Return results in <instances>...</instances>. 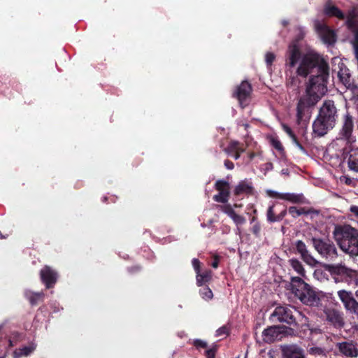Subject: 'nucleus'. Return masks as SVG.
<instances>
[{
	"instance_id": "f257e3e1",
	"label": "nucleus",
	"mask_w": 358,
	"mask_h": 358,
	"mask_svg": "<svg viewBox=\"0 0 358 358\" xmlns=\"http://www.w3.org/2000/svg\"><path fill=\"white\" fill-rule=\"evenodd\" d=\"M298 31V38L293 41L288 47L286 55L287 64L289 67H294L299 62L296 74L303 78L307 77L315 71L317 72V75L312 76L306 83L305 92L298 99L296 117L297 121L300 122L310 117L312 108L327 93L329 68L328 64L315 52H308L301 56L298 41L303 38L305 31L301 27Z\"/></svg>"
},
{
	"instance_id": "f03ea898",
	"label": "nucleus",
	"mask_w": 358,
	"mask_h": 358,
	"mask_svg": "<svg viewBox=\"0 0 358 358\" xmlns=\"http://www.w3.org/2000/svg\"><path fill=\"white\" fill-rule=\"evenodd\" d=\"M292 292L303 303L308 306L317 305L320 302L324 306V313L326 320L333 326L336 324V313L334 310V303L333 301L332 294H330L331 302L329 306L326 303L328 301L327 296L319 297L310 286L305 282L299 277L292 278Z\"/></svg>"
},
{
	"instance_id": "7ed1b4c3",
	"label": "nucleus",
	"mask_w": 358,
	"mask_h": 358,
	"mask_svg": "<svg viewBox=\"0 0 358 358\" xmlns=\"http://www.w3.org/2000/svg\"><path fill=\"white\" fill-rule=\"evenodd\" d=\"M337 245L350 257H358V230L349 224L337 225Z\"/></svg>"
},
{
	"instance_id": "20e7f679",
	"label": "nucleus",
	"mask_w": 358,
	"mask_h": 358,
	"mask_svg": "<svg viewBox=\"0 0 358 358\" xmlns=\"http://www.w3.org/2000/svg\"><path fill=\"white\" fill-rule=\"evenodd\" d=\"M273 320L286 322L289 324L295 323V317L293 315V308L288 306H278L271 314Z\"/></svg>"
},
{
	"instance_id": "39448f33",
	"label": "nucleus",
	"mask_w": 358,
	"mask_h": 358,
	"mask_svg": "<svg viewBox=\"0 0 358 358\" xmlns=\"http://www.w3.org/2000/svg\"><path fill=\"white\" fill-rule=\"evenodd\" d=\"M341 301L345 309L358 316V302L355 299L351 292L340 290L337 292Z\"/></svg>"
},
{
	"instance_id": "423d86ee",
	"label": "nucleus",
	"mask_w": 358,
	"mask_h": 358,
	"mask_svg": "<svg viewBox=\"0 0 358 358\" xmlns=\"http://www.w3.org/2000/svg\"><path fill=\"white\" fill-rule=\"evenodd\" d=\"M296 250L300 254L303 261L311 267H315L320 263L316 260L307 250L306 244L302 241H297L295 243Z\"/></svg>"
},
{
	"instance_id": "0eeeda50",
	"label": "nucleus",
	"mask_w": 358,
	"mask_h": 358,
	"mask_svg": "<svg viewBox=\"0 0 358 358\" xmlns=\"http://www.w3.org/2000/svg\"><path fill=\"white\" fill-rule=\"evenodd\" d=\"M215 187L219 194L213 196V199L217 202L226 203L229 200V185L223 180H217L215 182Z\"/></svg>"
},
{
	"instance_id": "6e6552de",
	"label": "nucleus",
	"mask_w": 358,
	"mask_h": 358,
	"mask_svg": "<svg viewBox=\"0 0 358 358\" xmlns=\"http://www.w3.org/2000/svg\"><path fill=\"white\" fill-rule=\"evenodd\" d=\"M341 354L350 358H356L358 356V345L353 341H344L337 343Z\"/></svg>"
},
{
	"instance_id": "1a4fd4ad",
	"label": "nucleus",
	"mask_w": 358,
	"mask_h": 358,
	"mask_svg": "<svg viewBox=\"0 0 358 358\" xmlns=\"http://www.w3.org/2000/svg\"><path fill=\"white\" fill-rule=\"evenodd\" d=\"M336 107L334 101H326L320 108V117L324 118L326 121H330L335 124Z\"/></svg>"
},
{
	"instance_id": "9d476101",
	"label": "nucleus",
	"mask_w": 358,
	"mask_h": 358,
	"mask_svg": "<svg viewBox=\"0 0 358 358\" xmlns=\"http://www.w3.org/2000/svg\"><path fill=\"white\" fill-rule=\"evenodd\" d=\"M251 92V86L247 81H243L241 84L237 87L234 95L239 101L240 105L244 107L247 103V99Z\"/></svg>"
},
{
	"instance_id": "9b49d317",
	"label": "nucleus",
	"mask_w": 358,
	"mask_h": 358,
	"mask_svg": "<svg viewBox=\"0 0 358 358\" xmlns=\"http://www.w3.org/2000/svg\"><path fill=\"white\" fill-rule=\"evenodd\" d=\"M334 125L335 124L333 122L326 121L324 120V118H322L319 115L313 122V129L315 134L319 136H322L327 134L329 128H333Z\"/></svg>"
},
{
	"instance_id": "f8f14e48",
	"label": "nucleus",
	"mask_w": 358,
	"mask_h": 358,
	"mask_svg": "<svg viewBox=\"0 0 358 358\" xmlns=\"http://www.w3.org/2000/svg\"><path fill=\"white\" fill-rule=\"evenodd\" d=\"M317 30L320 35L322 41L328 45H334L335 39V33L325 24H316Z\"/></svg>"
},
{
	"instance_id": "ddd939ff",
	"label": "nucleus",
	"mask_w": 358,
	"mask_h": 358,
	"mask_svg": "<svg viewBox=\"0 0 358 358\" xmlns=\"http://www.w3.org/2000/svg\"><path fill=\"white\" fill-rule=\"evenodd\" d=\"M40 274L41 280L45 284L47 288L51 287L57 281V273L49 266H45Z\"/></svg>"
},
{
	"instance_id": "4468645a",
	"label": "nucleus",
	"mask_w": 358,
	"mask_h": 358,
	"mask_svg": "<svg viewBox=\"0 0 358 358\" xmlns=\"http://www.w3.org/2000/svg\"><path fill=\"white\" fill-rule=\"evenodd\" d=\"M217 207L220 208L222 212L226 213L230 218L232 219L234 222L238 227V231H239L240 229L238 227L245 223V218L242 215L236 214L230 205L217 206Z\"/></svg>"
},
{
	"instance_id": "2eb2a0df",
	"label": "nucleus",
	"mask_w": 358,
	"mask_h": 358,
	"mask_svg": "<svg viewBox=\"0 0 358 358\" xmlns=\"http://www.w3.org/2000/svg\"><path fill=\"white\" fill-rule=\"evenodd\" d=\"M36 348V344L31 342L27 346H23L22 348L16 349L13 353V358L28 357L34 352Z\"/></svg>"
},
{
	"instance_id": "dca6fc26",
	"label": "nucleus",
	"mask_w": 358,
	"mask_h": 358,
	"mask_svg": "<svg viewBox=\"0 0 358 358\" xmlns=\"http://www.w3.org/2000/svg\"><path fill=\"white\" fill-rule=\"evenodd\" d=\"M253 192V186L252 183L249 180H241L238 182V184L236 186L234 189V194L236 195H240L243 194H252Z\"/></svg>"
},
{
	"instance_id": "f3484780",
	"label": "nucleus",
	"mask_w": 358,
	"mask_h": 358,
	"mask_svg": "<svg viewBox=\"0 0 358 358\" xmlns=\"http://www.w3.org/2000/svg\"><path fill=\"white\" fill-rule=\"evenodd\" d=\"M283 355L286 358H303V350L296 345H288L283 348Z\"/></svg>"
},
{
	"instance_id": "a211bd4d",
	"label": "nucleus",
	"mask_w": 358,
	"mask_h": 358,
	"mask_svg": "<svg viewBox=\"0 0 358 358\" xmlns=\"http://www.w3.org/2000/svg\"><path fill=\"white\" fill-rule=\"evenodd\" d=\"M340 70L337 72V77L339 78V82L348 89L354 86L351 82V76L348 69L343 70L341 66H339Z\"/></svg>"
},
{
	"instance_id": "6ab92c4d",
	"label": "nucleus",
	"mask_w": 358,
	"mask_h": 358,
	"mask_svg": "<svg viewBox=\"0 0 358 358\" xmlns=\"http://www.w3.org/2000/svg\"><path fill=\"white\" fill-rule=\"evenodd\" d=\"M341 273L345 274L351 279H355L356 284L358 285V271L343 266L340 264H337V282L340 281L339 275Z\"/></svg>"
},
{
	"instance_id": "aec40b11",
	"label": "nucleus",
	"mask_w": 358,
	"mask_h": 358,
	"mask_svg": "<svg viewBox=\"0 0 358 358\" xmlns=\"http://www.w3.org/2000/svg\"><path fill=\"white\" fill-rule=\"evenodd\" d=\"M315 249L322 256H327L330 250L331 246L322 241L321 239L313 238L312 239Z\"/></svg>"
},
{
	"instance_id": "412c9836",
	"label": "nucleus",
	"mask_w": 358,
	"mask_h": 358,
	"mask_svg": "<svg viewBox=\"0 0 358 358\" xmlns=\"http://www.w3.org/2000/svg\"><path fill=\"white\" fill-rule=\"evenodd\" d=\"M353 129V121L351 116L347 115L345 116L344 124L340 132L341 136L345 139H348L352 134Z\"/></svg>"
},
{
	"instance_id": "4be33fe9",
	"label": "nucleus",
	"mask_w": 358,
	"mask_h": 358,
	"mask_svg": "<svg viewBox=\"0 0 358 358\" xmlns=\"http://www.w3.org/2000/svg\"><path fill=\"white\" fill-rule=\"evenodd\" d=\"M262 336L265 342L272 343L278 336V329L275 327H271L263 331Z\"/></svg>"
},
{
	"instance_id": "5701e85b",
	"label": "nucleus",
	"mask_w": 358,
	"mask_h": 358,
	"mask_svg": "<svg viewBox=\"0 0 358 358\" xmlns=\"http://www.w3.org/2000/svg\"><path fill=\"white\" fill-rule=\"evenodd\" d=\"M294 203H305V198L301 194L283 193L282 199Z\"/></svg>"
},
{
	"instance_id": "b1692460",
	"label": "nucleus",
	"mask_w": 358,
	"mask_h": 358,
	"mask_svg": "<svg viewBox=\"0 0 358 358\" xmlns=\"http://www.w3.org/2000/svg\"><path fill=\"white\" fill-rule=\"evenodd\" d=\"M212 277V273L210 270H206L201 273H196V284L198 286H201L203 284L209 282Z\"/></svg>"
},
{
	"instance_id": "393cba45",
	"label": "nucleus",
	"mask_w": 358,
	"mask_h": 358,
	"mask_svg": "<svg viewBox=\"0 0 358 358\" xmlns=\"http://www.w3.org/2000/svg\"><path fill=\"white\" fill-rule=\"evenodd\" d=\"M225 150L228 154L232 155L233 152L242 153L245 152V148L238 141H232L229 143Z\"/></svg>"
},
{
	"instance_id": "a878e982",
	"label": "nucleus",
	"mask_w": 358,
	"mask_h": 358,
	"mask_svg": "<svg viewBox=\"0 0 358 358\" xmlns=\"http://www.w3.org/2000/svg\"><path fill=\"white\" fill-rule=\"evenodd\" d=\"M43 295V292H33L30 290H27L25 292V296L32 305L36 304L40 300H41Z\"/></svg>"
},
{
	"instance_id": "bb28decb",
	"label": "nucleus",
	"mask_w": 358,
	"mask_h": 358,
	"mask_svg": "<svg viewBox=\"0 0 358 358\" xmlns=\"http://www.w3.org/2000/svg\"><path fill=\"white\" fill-rule=\"evenodd\" d=\"M289 264L292 268L300 275H305V269L303 264L296 259H292L289 260Z\"/></svg>"
},
{
	"instance_id": "cd10ccee",
	"label": "nucleus",
	"mask_w": 358,
	"mask_h": 358,
	"mask_svg": "<svg viewBox=\"0 0 358 358\" xmlns=\"http://www.w3.org/2000/svg\"><path fill=\"white\" fill-rule=\"evenodd\" d=\"M348 164L350 170L358 172V153L354 152L350 154Z\"/></svg>"
},
{
	"instance_id": "c85d7f7f",
	"label": "nucleus",
	"mask_w": 358,
	"mask_h": 358,
	"mask_svg": "<svg viewBox=\"0 0 358 358\" xmlns=\"http://www.w3.org/2000/svg\"><path fill=\"white\" fill-rule=\"evenodd\" d=\"M286 214V210L282 212L281 215L275 216L273 212V206H270L267 210V220L270 222H275L280 221L282 217Z\"/></svg>"
},
{
	"instance_id": "c756f323",
	"label": "nucleus",
	"mask_w": 358,
	"mask_h": 358,
	"mask_svg": "<svg viewBox=\"0 0 358 358\" xmlns=\"http://www.w3.org/2000/svg\"><path fill=\"white\" fill-rule=\"evenodd\" d=\"M284 131L289 135V136L292 138L293 143L296 145V146L301 150V151H304V148L303 146L299 143V141L296 139V136L292 131V129L287 125L283 124L282 125Z\"/></svg>"
},
{
	"instance_id": "7c9ffc66",
	"label": "nucleus",
	"mask_w": 358,
	"mask_h": 358,
	"mask_svg": "<svg viewBox=\"0 0 358 358\" xmlns=\"http://www.w3.org/2000/svg\"><path fill=\"white\" fill-rule=\"evenodd\" d=\"M199 293L201 298L206 301H209L213 297V292L208 287H203L200 289Z\"/></svg>"
},
{
	"instance_id": "2f4dec72",
	"label": "nucleus",
	"mask_w": 358,
	"mask_h": 358,
	"mask_svg": "<svg viewBox=\"0 0 358 358\" xmlns=\"http://www.w3.org/2000/svg\"><path fill=\"white\" fill-rule=\"evenodd\" d=\"M324 13L328 16L336 15V7L334 5H331L330 1H328L324 6Z\"/></svg>"
},
{
	"instance_id": "473e14b6",
	"label": "nucleus",
	"mask_w": 358,
	"mask_h": 358,
	"mask_svg": "<svg viewBox=\"0 0 358 358\" xmlns=\"http://www.w3.org/2000/svg\"><path fill=\"white\" fill-rule=\"evenodd\" d=\"M289 213L293 217H297L300 216L301 215L306 213V211L303 208H297L295 206H291L289 208Z\"/></svg>"
},
{
	"instance_id": "72a5a7b5",
	"label": "nucleus",
	"mask_w": 358,
	"mask_h": 358,
	"mask_svg": "<svg viewBox=\"0 0 358 358\" xmlns=\"http://www.w3.org/2000/svg\"><path fill=\"white\" fill-rule=\"evenodd\" d=\"M20 337V335L17 332L13 333L8 340L9 346L13 347V346L15 345L17 343V342L19 341Z\"/></svg>"
},
{
	"instance_id": "f704fd0d",
	"label": "nucleus",
	"mask_w": 358,
	"mask_h": 358,
	"mask_svg": "<svg viewBox=\"0 0 358 358\" xmlns=\"http://www.w3.org/2000/svg\"><path fill=\"white\" fill-rule=\"evenodd\" d=\"M266 192L267 195L271 198L282 199L283 193L278 192L271 189H267Z\"/></svg>"
},
{
	"instance_id": "c9c22d12",
	"label": "nucleus",
	"mask_w": 358,
	"mask_h": 358,
	"mask_svg": "<svg viewBox=\"0 0 358 358\" xmlns=\"http://www.w3.org/2000/svg\"><path fill=\"white\" fill-rule=\"evenodd\" d=\"M322 266L332 275L334 280L336 281V276L334 275L336 273V266L325 264H322Z\"/></svg>"
},
{
	"instance_id": "e433bc0d",
	"label": "nucleus",
	"mask_w": 358,
	"mask_h": 358,
	"mask_svg": "<svg viewBox=\"0 0 358 358\" xmlns=\"http://www.w3.org/2000/svg\"><path fill=\"white\" fill-rule=\"evenodd\" d=\"M275 59V55L273 52H267L265 55V61L267 66H271L272 63Z\"/></svg>"
},
{
	"instance_id": "4c0bfd02",
	"label": "nucleus",
	"mask_w": 358,
	"mask_h": 358,
	"mask_svg": "<svg viewBox=\"0 0 358 358\" xmlns=\"http://www.w3.org/2000/svg\"><path fill=\"white\" fill-rule=\"evenodd\" d=\"M271 144L279 152H282L283 151V147L281 143L278 139L273 138L271 140Z\"/></svg>"
},
{
	"instance_id": "58836bf2",
	"label": "nucleus",
	"mask_w": 358,
	"mask_h": 358,
	"mask_svg": "<svg viewBox=\"0 0 358 358\" xmlns=\"http://www.w3.org/2000/svg\"><path fill=\"white\" fill-rule=\"evenodd\" d=\"M194 345L198 348H205L207 347V344L205 341L199 339H196L194 341Z\"/></svg>"
},
{
	"instance_id": "ea45409f",
	"label": "nucleus",
	"mask_w": 358,
	"mask_h": 358,
	"mask_svg": "<svg viewBox=\"0 0 358 358\" xmlns=\"http://www.w3.org/2000/svg\"><path fill=\"white\" fill-rule=\"evenodd\" d=\"M340 180H341V182H344L345 184H346L348 185H351L353 182L352 180L348 176L340 177Z\"/></svg>"
},
{
	"instance_id": "a19ab883",
	"label": "nucleus",
	"mask_w": 358,
	"mask_h": 358,
	"mask_svg": "<svg viewBox=\"0 0 358 358\" xmlns=\"http://www.w3.org/2000/svg\"><path fill=\"white\" fill-rule=\"evenodd\" d=\"M192 266H193L196 273L199 272V271H200V268H199L200 262H199V261L197 259H192Z\"/></svg>"
},
{
	"instance_id": "79ce46f5",
	"label": "nucleus",
	"mask_w": 358,
	"mask_h": 358,
	"mask_svg": "<svg viewBox=\"0 0 358 358\" xmlns=\"http://www.w3.org/2000/svg\"><path fill=\"white\" fill-rule=\"evenodd\" d=\"M227 333V329L226 327H221L220 329H218L217 331H216V336H224V335H226Z\"/></svg>"
},
{
	"instance_id": "37998d69",
	"label": "nucleus",
	"mask_w": 358,
	"mask_h": 358,
	"mask_svg": "<svg viewBox=\"0 0 358 358\" xmlns=\"http://www.w3.org/2000/svg\"><path fill=\"white\" fill-rule=\"evenodd\" d=\"M314 275L320 280L324 278L327 280V278L323 277V272L320 270H316L314 273Z\"/></svg>"
},
{
	"instance_id": "c03bdc74",
	"label": "nucleus",
	"mask_w": 358,
	"mask_h": 358,
	"mask_svg": "<svg viewBox=\"0 0 358 358\" xmlns=\"http://www.w3.org/2000/svg\"><path fill=\"white\" fill-rule=\"evenodd\" d=\"M343 325H344L343 319L340 315V314L337 312V326L343 327Z\"/></svg>"
},
{
	"instance_id": "a18cd8bd",
	"label": "nucleus",
	"mask_w": 358,
	"mask_h": 358,
	"mask_svg": "<svg viewBox=\"0 0 358 358\" xmlns=\"http://www.w3.org/2000/svg\"><path fill=\"white\" fill-rule=\"evenodd\" d=\"M260 231V226L259 224H256L252 227V232L256 235L258 236Z\"/></svg>"
},
{
	"instance_id": "49530a36",
	"label": "nucleus",
	"mask_w": 358,
	"mask_h": 358,
	"mask_svg": "<svg viewBox=\"0 0 358 358\" xmlns=\"http://www.w3.org/2000/svg\"><path fill=\"white\" fill-rule=\"evenodd\" d=\"M224 166L229 170H231L234 167L233 162H230L229 160H226L224 162Z\"/></svg>"
},
{
	"instance_id": "de8ad7c7",
	"label": "nucleus",
	"mask_w": 358,
	"mask_h": 358,
	"mask_svg": "<svg viewBox=\"0 0 358 358\" xmlns=\"http://www.w3.org/2000/svg\"><path fill=\"white\" fill-rule=\"evenodd\" d=\"M207 358H215L214 350L212 349L207 350L206 352Z\"/></svg>"
},
{
	"instance_id": "09e8293b",
	"label": "nucleus",
	"mask_w": 358,
	"mask_h": 358,
	"mask_svg": "<svg viewBox=\"0 0 358 358\" xmlns=\"http://www.w3.org/2000/svg\"><path fill=\"white\" fill-rule=\"evenodd\" d=\"M264 169L266 171H268L273 169V164L271 162L266 163L264 165Z\"/></svg>"
},
{
	"instance_id": "8fccbe9b",
	"label": "nucleus",
	"mask_w": 358,
	"mask_h": 358,
	"mask_svg": "<svg viewBox=\"0 0 358 358\" xmlns=\"http://www.w3.org/2000/svg\"><path fill=\"white\" fill-rule=\"evenodd\" d=\"M350 211L357 217H358V206H352L350 207Z\"/></svg>"
},
{
	"instance_id": "3c124183",
	"label": "nucleus",
	"mask_w": 358,
	"mask_h": 358,
	"mask_svg": "<svg viewBox=\"0 0 358 358\" xmlns=\"http://www.w3.org/2000/svg\"><path fill=\"white\" fill-rule=\"evenodd\" d=\"M219 264V259L217 256H215L214 261L212 263V266L215 268H217Z\"/></svg>"
},
{
	"instance_id": "603ef678",
	"label": "nucleus",
	"mask_w": 358,
	"mask_h": 358,
	"mask_svg": "<svg viewBox=\"0 0 358 358\" xmlns=\"http://www.w3.org/2000/svg\"><path fill=\"white\" fill-rule=\"evenodd\" d=\"M344 15L341 10L337 8V19H343Z\"/></svg>"
},
{
	"instance_id": "864d4df0",
	"label": "nucleus",
	"mask_w": 358,
	"mask_h": 358,
	"mask_svg": "<svg viewBox=\"0 0 358 358\" xmlns=\"http://www.w3.org/2000/svg\"><path fill=\"white\" fill-rule=\"evenodd\" d=\"M296 81V78H292L290 79H289L287 80V85H294V83Z\"/></svg>"
},
{
	"instance_id": "5fc2aeb1",
	"label": "nucleus",
	"mask_w": 358,
	"mask_h": 358,
	"mask_svg": "<svg viewBox=\"0 0 358 358\" xmlns=\"http://www.w3.org/2000/svg\"><path fill=\"white\" fill-rule=\"evenodd\" d=\"M232 154H234V155H233L234 158L236 160H237V159H238L240 158V157H241V153L233 152Z\"/></svg>"
},
{
	"instance_id": "6e6d98bb",
	"label": "nucleus",
	"mask_w": 358,
	"mask_h": 358,
	"mask_svg": "<svg viewBox=\"0 0 358 358\" xmlns=\"http://www.w3.org/2000/svg\"><path fill=\"white\" fill-rule=\"evenodd\" d=\"M255 157V154L254 153H249L248 155V159L249 161H251Z\"/></svg>"
},
{
	"instance_id": "4d7b16f0",
	"label": "nucleus",
	"mask_w": 358,
	"mask_h": 358,
	"mask_svg": "<svg viewBox=\"0 0 358 358\" xmlns=\"http://www.w3.org/2000/svg\"><path fill=\"white\" fill-rule=\"evenodd\" d=\"M332 234L333 235L335 236H336V228L334 229V230L332 231Z\"/></svg>"
},
{
	"instance_id": "13d9d810",
	"label": "nucleus",
	"mask_w": 358,
	"mask_h": 358,
	"mask_svg": "<svg viewBox=\"0 0 358 358\" xmlns=\"http://www.w3.org/2000/svg\"><path fill=\"white\" fill-rule=\"evenodd\" d=\"M355 296L358 298V289L355 292Z\"/></svg>"
},
{
	"instance_id": "bf43d9fd",
	"label": "nucleus",
	"mask_w": 358,
	"mask_h": 358,
	"mask_svg": "<svg viewBox=\"0 0 358 358\" xmlns=\"http://www.w3.org/2000/svg\"><path fill=\"white\" fill-rule=\"evenodd\" d=\"M0 358H3V357H0Z\"/></svg>"
}]
</instances>
